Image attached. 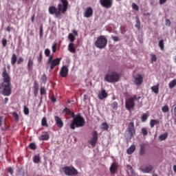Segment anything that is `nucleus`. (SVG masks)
<instances>
[{"mask_svg":"<svg viewBox=\"0 0 176 176\" xmlns=\"http://www.w3.org/2000/svg\"><path fill=\"white\" fill-rule=\"evenodd\" d=\"M140 155H144V151H142V149L140 150Z\"/></svg>","mask_w":176,"mask_h":176,"instance_id":"63","label":"nucleus"},{"mask_svg":"<svg viewBox=\"0 0 176 176\" xmlns=\"http://www.w3.org/2000/svg\"><path fill=\"white\" fill-rule=\"evenodd\" d=\"M43 36V27H40V36L42 37Z\"/></svg>","mask_w":176,"mask_h":176,"instance_id":"50","label":"nucleus"},{"mask_svg":"<svg viewBox=\"0 0 176 176\" xmlns=\"http://www.w3.org/2000/svg\"><path fill=\"white\" fill-rule=\"evenodd\" d=\"M138 100H140V97L137 98V96L130 97L126 99V109L129 111H133V109H134V107H135V101H138Z\"/></svg>","mask_w":176,"mask_h":176,"instance_id":"6","label":"nucleus"},{"mask_svg":"<svg viewBox=\"0 0 176 176\" xmlns=\"http://www.w3.org/2000/svg\"><path fill=\"white\" fill-rule=\"evenodd\" d=\"M2 82L0 84V90L3 96L9 97L12 94V87L10 84V76L6 70V67L3 68L1 74Z\"/></svg>","mask_w":176,"mask_h":176,"instance_id":"1","label":"nucleus"},{"mask_svg":"<svg viewBox=\"0 0 176 176\" xmlns=\"http://www.w3.org/2000/svg\"><path fill=\"white\" fill-rule=\"evenodd\" d=\"M34 17H35V15H33V16H32V23H34Z\"/></svg>","mask_w":176,"mask_h":176,"instance_id":"61","label":"nucleus"},{"mask_svg":"<svg viewBox=\"0 0 176 176\" xmlns=\"http://www.w3.org/2000/svg\"><path fill=\"white\" fill-rule=\"evenodd\" d=\"M42 79L43 80H46V76L43 75Z\"/></svg>","mask_w":176,"mask_h":176,"instance_id":"59","label":"nucleus"},{"mask_svg":"<svg viewBox=\"0 0 176 176\" xmlns=\"http://www.w3.org/2000/svg\"><path fill=\"white\" fill-rule=\"evenodd\" d=\"M160 123V121H159V120H151L150 122V126L151 129H153L155 124H159Z\"/></svg>","mask_w":176,"mask_h":176,"instance_id":"25","label":"nucleus"},{"mask_svg":"<svg viewBox=\"0 0 176 176\" xmlns=\"http://www.w3.org/2000/svg\"><path fill=\"white\" fill-rule=\"evenodd\" d=\"M67 49L70 53H76V48L75 47L74 43H70L67 46Z\"/></svg>","mask_w":176,"mask_h":176,"instance_id":"20","label":"nucleus"},{"mask_svg":"<svg viewBox=\"0 0 176 176\" xmlns=\"http://www.w3.org/2000/svg\"><path fill=\"white\" fill-rule=\"evenodd\" d=\"M52 49V52L56 53V52L57 51V43L53 44Z\"/></svg>","mask_w":176,"mask_h":176,"instance_id":"38","label":"nucleus"},{"mask_svg":"<svg viewBox=\"0 0 176 176\" xmlns=\"http://www.w3.org/2000/svg\"><path fill=\"white\" fill-rule=\"evenodd\" d=\"M162 112L166 113V112H168V111H170V109L168 108V106L166 105L162 108Z\"/></svg>","mask_w":176,"mask_h":176,"instance_id":"37","label":"nucleus"},{"mask_svg":"<svg viewBox=\"0 0 176 176\" xmlns=\"http://www.w3.org/2000/svg\"><path fill=\"white\" fill-rule=\"evenodd\" d=\"M4 101H5V104H7V103H8V101H9V98H6L4 99Z\"/></svg>","mask_w":176,"mask_h":176,"instance_id":"57","label":"nucleus"},{"mask_svg":"<svg viewBox=\"0 0 176 176\" xmlns=\"http://www.w3.org/2000/svg\"><path fill=\"white\" fill-rule=\"evenodd\" d=\"M63 113H65V115H71L72 116V118H74V113L71 112V110H69L68 108H65L63 111Z\"/></svg>","mask_w":176,"mask_h":176,"instance_id":"28","label":"nucleus"},{"mask_svg":"<svg viewBox=\"0 0 176 176\" xmlns=\"http://www.w3.org/2000/svg\"><path fill=\"white\" fill-rule=\"evenodd\" d=\"M41 126H43L44 127H47L49 125L47 124V120H46V118H43L41 120Z\"/></svg>","mask_w":176,"mask_h":176,"instance_id":"30","label":"nucleus"},{"mask_svg":"<svg viewBox=\"0 0 176 176\" xmlns=\"http://www.w3.org/2000/svg\"><path fill=\"white\" fill-rule=\"evenodd\" d=\"M151 63H156L157 61V57H156V55L155 54H151Z\"/></svg>","mask_w":176,"mask_h":176,"instance_id":"34","label":"nucleus"},{"mask_svg":"<svg viewBox=\"0 0 176 176\" xmlns=\"http://www.w3.org/2000/svg\"><path fill=\"white\" fill-rule=\"evenodd\" d=\"M126 168L129 170V172L133 170V167L130 165H126Z\"/></svg>","mask_w":176,"mask_h":176,"instance_id":"54","label":"nucleus"},{"mask_svg":"<svg viewBox=\"0 0 176 176\" xmlns=\"http://www.w3.org/2000/svg\"><path fill=\"white\" fill-rule=\"evenodd\" d=\"M118 164L113 162L111 164L110 168H109V171L111 174H116V171H118Z\"/></svg>","mask_w":176,"mask_h":176,"instance_id":"18","label":"nucleus"},{"mask_svg":"<svg viewBox=\"0 0 176 176\" xmlns=\"http://www.w3.org/2000/svg\"><path fill=\"white\" fill-rule=\"evenodd\" d=\"M135 151V145L133 144L126 150V153L128 155H132V153H134Z\"/></svg>","mask_w":176,"mask_h":176,"instance_id":"23","label":"nucleus"},{"mask_svg":"<svg viewBox=\"0 0 176 176\" xmlns=\"http://www.w3.org/2000/svg\"><path fill=\"white\" fill-rule=\"evenodd\" d=\"M12 116L14 118L15 120H19V114H17V113L13 112Z\"/></svg>","mask_w":176,"mask_h":176,"instance_id":"45","label":"nucleus"},{"mask_svg":"<svg viewBox=\"0 0 176 176\" xmlns=\"http://www.w3.org/2000/svg\"><path fill=\"white\" fill-rule=\"evenodd\" d=\"M159 87H160V85L159 84H157L151 87V89L153 93H155V94H159Z\"/></svg>","mask_w":176,"mask_h":176,"instance_id":"22","label":"nucleus"},{"mask_svg":"<svg viewBox=\"0 0 176 176\" xmlns=\"http://www.w3.org/2000/svg\"><path fill=\"white\" fill-rule=\"evenodd\" d=\"M108 97V94L105 91V89H102L98 94V98L99 100H104V98H107Z\"/></svg>","mask_w":176,"mask_h":176,"instance_id":"19","label":"nucleus"},{"mask_svg":"<svg viewBox=\"0 0 176 176\" xmlns=\"http://www.w3.org/2000/svg\"><path fill=\"white\" fill-rule=\"evenodd\" d=\"M23 112L25 115H28L30 113V109H28L27 107L24 106Z\"/></svg>","mask_w":176,"mask_h":176,"instance_id":"40","label":"nucleus"},{"mask_svg":"<svg viewBox=\"0 0 176 176\" xmlns=\"http://www.w3.org/2000/svg\"><path fill=\"white\" fill-rule=\"evenodd\" d=\"M136 24H140V19L136 18Z\"/></svg>","mask_w":176,"mask_h":176,"instance_id":"58","label":"nucleus"},{"mask_svg":"<svg viewBox=\"0 0 176 176\" xmlns=\"http://www.w3.org/2000/svg\"><path fill=\"white\" fill-rule=\"evenodd\" d=\"M58 8L50 6L48 9L50 14H54L56 19H61V13H65L68 10V0H60Z\"/></svg>","mask_w":176,"mask_h":176,"instance_id":"2","label":"nucleus"},{"mask_svg":"<svg viewBox=\"0 0 176 176\" xmlns=\"http://www.w3.org/2000/svg\"><path fill=\"white\" fill-rule=\"evenodd\" d=\"M1 43L3 45V47H6V46L8 45V41L6 40V38H3L1 41Z\"/></svg>","mask_w":176,"mask_h":176,"instance_id":"39","label":"nucleus"},{"mask_svg":"<svg viewBox=\"0 0 176 176\" xmlns=\"http://www.w3.org/2000/svg\"><path fill=\"white\" fill-rule=\"evenodd\" d=\"M74 119L72 121V123L70 124V129L72 130H75V129L79 128V127H83L85 126V118L82 117L80 115H77L76 117L74 116Z\"/></svg>","mask_w":176,"mask_h":176,"instance_id":"4","label":"nucleus"},{"mask_svg":"<svg viewBox=\"0 0 176 176\" xmlns=\"http://www.w3.org/2000/svg\"><path fill=\"white\" fill-rule=\"evenodd\" d=\"M17 61V55L16 54H13L11 57V64L12 65H14Z\"/></svg>","mask_w":176,"mask_h":176,"instance_id":"26","label":"nucleus"},{"mask_svg":"<svg viewBox=\"0 0 176 176\" xmlns=\"http://www.w3.org/2000/svg\"><path fill=\"white\" fill-rule=\"evenodd\" d=\"M153 176H157V174H153Z\"/></svg>","mask_w":176,"mask_h":176,"instance_id":"64","label":"nucleus"},{"mask_svg":"<svg viewBox=\"0 0 176 176\" xmlns=\"http://www.w3.org/2000/svg\"><path fill=\"white\" fill-rule=\"evenodd\" d=\"M8 170L11 174V175H13V168L10 167L8 168Z\"/></svg>","mask_w":176,"mask_h":176,"instance_id":"53","label":"nucleus"},{"mask_svg":"<svg viewBox=\"0 0 176 176\" xmlns=\"http://www.w3.org/2000/svg\"><path fill=\"white\" fill-rule=\"evenodd\" d=\"M135 27H136V28H138L140 30V28L141 27V24L140 23H136Z\"/></svg>","mask_w":176,"mask_h":176,"instance_id":"56","label":"nucleus"},{"mask_svg":"<svg viewBox=\"0 0 176 176\" xmlns=\"http://www.w3.org/2000/svg\"><path fill=\"white\" fill-rule=\"evenodd\" d=\"M131 173V176H137V173L135 171H134V169H132V170L130 171Z\"/></svg>","mask_w":176,"mask_h":176,"instance_id":"51","label":"nucleus"},{"mask_svg":"<svg viewBox=\"0 0 176 176\" xmlns=\"http://www.w3.org/2000/svg\"><path fill=\"white\" fill-rule=\"evenodd\" d=\"M62 170L67 176L78 175V170L72 166L63 167Z\"/></svg>","mask_w":176,"mask_h":176,"instance_id":"8","label":"nucleus"},{"mask_svg":"<svg viewBox=\"0 0 176 176\" xmlns=\"http://www.w3.org/2000/svg\"><path fill=\"white\" fill-rule=\"evenodd\" d=\"M42 58H43L42 52H40L39 56H38V57L37 58V61H38V63H41V61H42Z\"/></svg>","mask_w":176,"mask_h":176,"instance_id":"47","label":"nucleus"},{"mask_svg":"<svg viewBox=\"0 0 176 176\" xmlns=\"http://www.w3.org/2000/svg\"><path fill=\"white\" fill-rule=\"evenodd\" d=\"M176 86V79H173L168 84L169 89H174Z\"/></svg>","mask_w":176,"mask_h":176,"instance_id":"27","label":"nucleus"},{"mask_svg":"<svg viewBox=\"0 0 176 176\" xmlns=\"http://www.w3.org/2000/svg\"><path fill=\"white\" fill-rule=\"evenodd\" d=\"M34 94L35 97H36V96H38V87H34Z\"/></svg>","mask_w":176,"mask_h":176,"instance_id":"49","label":"nucleus"},{"mask_svg":"<svg viewBox=\"0 0 176 176\" xmlns=\"http://www.w3.org/2000/svg\"><path fill=\"white\" fill-rule=\"evenodd\" d=\"M33 67H34V60H32V58L30 57L28 62V71H32Z\"/></svg>","mask_w":176,"mask_h":176,"instance_id":"21","label":"nucleus"},{"mask_svg":"<svg viewBox=\"0 0 176 176\" xmlns=\"http://www.w3.org/2000/svg\"><path fill=\"white\" fill-rule=\"evenodd\" d=\"M166 25H168V27H170V25H171V21H170L169 19H166Z\"/></svg>","mask_w":176,"mask_h":176,"instance_id":"52","label":"nucleus"},{"mask_svg":"<svg viewBox=\"0 0 176 176\" xmlns=\"http://www.w3.org/2000/svg\"><path fill=\"white\" fill-rule=\"evenodd\" d=\"M54 119L56 126L59 127V129H61V127L64 126V122H63V120H61V118H60V117L57 116L54 117Z\"/></svg>","mask_w":176,"mask_h":176,"instance_id":"17","label":"nucleus"},{"mask_svg":"<svg viewBox=\"0 0 176 176\" xmlns=\"http://www.w3.org/2000/svg\"><path fill=\"white\" fill-rule=\"evenodd\" d=\"M132 9H133L134 10H139L138 6H137V4H135V3H132Z\"/></svg>","mask_w":176,"mask_h":176,"instance_id":"44","label":"nucleus"},{"mask_svg":"<svg viewBox=\"0 0 176 176\" xmlns=\"http://www.w3.org/2000/svg\"><path fill=\"white\" fill-rule=\"evenodd\" d=\"M44 54L45 57H49L47 60V65H50L51 71L54 69L55 67L60 65V63H61V58H56L53 59V56L50 55V50L49 48L45 50Z\"/></svg>","mask_w":176,"mask_h":176,"instance_id":"3","label":"nucleus"},{"mask_svg":"<svg viewBox=\"0 0 176 176\" xmlns=\"http://www.w3.org/2000/svg\"><path fill=\"white\" fill-rule=\"evenodd\" d=\"M108 45V40L105 36H99L95 41V46L98 49H104Z\"/></svg>","mask_w":176,"mask_h":176,"instance_id":"7","label":"nucleus"},{"mask_svg":"<svg viewBox=\"0 0 176 176\" xmlns=\"http://www.w3.org/2000/svg\"><path fill=\"white\" fill-rule=\"evenodd\" d=\"M100 3L105 9H111L113 5V0H100Z\"/></svg>","mask_w":176,"mask_h":176,"instance_id":"10","label":"nucleus"},{"mask_svg":"<svg viewBox=\"0 0 176 176\" xmlns=\"http://www.w3.org/2000/svg\"><path fill=\"white\" fill-rule=\"evenodd\" d=\"M40 94L41 96H43L45 94H46V89H45L44 87H42L40 89Z\"/></svg>","mask_w":176,"mask_h":176,"instance_id":"35","label":"nucleus"},{"mask_svg":"<svg viewBox=\"0 0 176 176\" xmlns=\"http://www.w3.org/2000/svg\"><path fill=\"white\" fill-rule=\"evenodd\" d=\"M159 47H160L161 50H164V41H163V39L160 40L159 41Z\"/></svg>","mask_w":176,"mask_h":176,"instance_id":"33","label":"nucleus"},{"mask_svg":"<svg viewBox=\"0 0 176 176\" xmlns=\"http://www.w3.org/2000/svg\"><path fill=\"white\" fill-rule=\"evenodd\" d=\"M23 61H24V58H23V57L20 56V57L18 58L17 64H21V63H23Z\"/></svg>","mask_w":176,"mask_h":176,"instance_id":"48","label":"nucleus"},{"mask_svg":"<svg viewBox=\"0 0 176 176\" xmlns=\"http://www.w3.org/2000/svg\"><path fill=\"white\" fill-rule=\"evenodd\" d=\"M98 140V135L97 134V131H94L92 139L89 141V143L91 145L93 148L96 146V144H97V140Z\"/></svg>","mask_w":176,"mask_h":176,"instance_id":"13","label":"nucleus"},{"mask_svg":"<svg viewBox=\"0 0 176 176\" xmlns=\"http://www.w3.org/2000/svg\"><path fill=\"white\" fill-rule=\"evenodd\" d=\"M111 38L114 42H119V41H120V39L116 36H113Z\"/></svg>","mask_w":176,"mask_h":176,"instance_id":"46","label":"nucleus"},{"mask_svg":"<svg viewBox=\"0 0 176 176\" xmlns=\"http://www.w3.org/2000/svg\"><path fill=\"white\" fill-rule=\"evenodd\" d=\"M76 36H78V32L76 30H73V33H69L67 38L71 43H74V42H75Z\"/></svg>","mask_w":176,"mask_h":176,"instance_id":"14","label":"nucleus"},{"mask_svg":"<svg viewBox=\"0 0 176 176\" xmlns=\"http://www.w3.org/2000/svg\"><path fill=\"white\" fill-rule=\"evenodd\" d=\"M167 2V0H160V5H163Z\"/></svg>","mask_w":176,"mask_h":176,"instance_id":"55","label":"nucleus"},{"mask_svg":"<svg viewBox=\"0 0 176 176\" xmlns=\"http://www.w3.org/2000/svg\"><path fill=\"white\" fill-rule=\"evenodd\" d=\"M38 140L41 141H47V140H49V134L47 133H45L38 138Z\"/></svg>","mask_w":176,"mask_h":176,"instance_id":"24","label":"nucleus"},{"mask_svg":"<svg viewBox=\"0 0 176 176\" xmlns=\"http://www.w3.org/2000/svg\"><path fill=\"white\" fill-rule=\"evenodd\" d=\"M33 162L34 163H39L41 162V157L39 155H34L33 157Z\"/></svg>","mask_w":176,"mask_h":176,"instance_id":"31","label":"nucleus"},{"mask_svg":"<svg viewBox=\"0 0 176 176\" xmlns=\"http://www.w3.org/2000/svg\"><path fill=\"white\" fill-rule=\"evenodd\" d=\"M152 170H153V166L151 164L140 166V171H142L144 174H149Z\"/></svg>","mask_w":176,"mask_h":176,"instance_id":"11","label":"nucleus"},{"mask_svg":"<svg viewBox=\"0 0 176 176\" xmlns=\"http://www.w3.org/2000/svg\"><path fill=\"white\" fill-rule=\"evenodd\" d=\"M142 133L143 135H148V130H146V128H142Z\"/></svg>","mask_w":176,"mask_h":176,"instance_id":"43","label":"nucleus"},{"mask_svg":"<svg viewBox=\"0 0 176 176\" xmlns=\"http://www.w3.org/2000/svg\"><path fill=\"white\" fill-rule=\"evenodd\" d=\"M148 115L147 113H144L142 116V122H146V120L148 119Z\"/></svg>","mask_w":176,"mask_h":176,"instance_id":"36","label":"nucleus"},{"mask_svg":"<svg viewBox=\"0 0 176 176\" xmlns=\"http://www.w3.org/2000/svg\"><path fill=\"white\" fill-rule=\"evenodd\" d=\"M120 79L119 74L116 72L109 71L108 74L104 76V80L109 83H113V82H118Z\"/></svg>","mask_w":176,"mask_h":176,"instance_id":"5","label":"nucleus"},{"mask_svg":"<svg viewBox=\"0 0 176 176\" xmlns=\"http://www.w3.org/2000/svg\"><path fill=\"white\" fill-rule=\"evenodd\" d=\"M29 147L30 149H32L33 151L36 149V145H35L34 143H31L30 145H29Z\"/></svg>","mask_w":176,"mask_h":176,"instance_id":"41","label":"nucleus"},{"mask_svg":"<svg viewBox=\"0 0 176 176\" xmlns=\"http://www.w3.org/2000/svg\"><path fill=\"white\" fill-rule=\"evenodd\" d=\"M6 31H8V32H10V28L8 27L7 29H6Z\"/></svg>","mask_w":176,"mask_h":176,"instance_id":"60","label":"nucleus"},{"mask_svg":"<svg viewBox=\"0 0 176 176\" xmlns=\"http://www.w3.org/2000/svg\"><path fill=\"white\" fill-rule=\"evenodd\" d=\"M167 137H168V133H165L160 135L159 140H160V141H164V140H166L167 138Z\"/></svg>","mask_w":176,"mask_h":176,"instance_id":"29","label":"nucleus"},{"mask_svg":"<svg viewBox=\"0 0 176 176\" xmlns=\"http://www.w3.org/2000/svg\"><path fill=\"white\" fill-rule=\"evenodd\" d=\"M111 107L113 109H118V102H114L112 104H111Z\"/></svg>","mask_w":176,"mask_h":176,"instance_id":"42","label":"nucleus"},{"mask_svg":"<svg viewBox=\"0 0 176 176\" xmlns=\"http://www.w3.org/2000/svg\"><path fill=\"white\" fill-rule=\"evenodd\" d=\"M60 75L62 76V78H65L67 75H68V67L66 65H64L60 69Z\"/></svg>","mask_w":176,"mask_h":176,"instance_id":"16","label":"nucleus"},{"mask_svg":"<svg viewBox=\"0 0 176 176\" xmlns=\"http://www.w3.org/2000/svg\"><path fill=\"white\" fill-rule=\"evenodd\" d=\"M126 131L130 138H133V137L135 135V127L134 126V122H131L129 123Z\"/></svg>","mask_w":176,"mask_h":176,"instance_id":"9","label":"nucleus"},{"mask_svg":"<svg viewBox=\"0 0 176 176\" xmlns=\"http://www.w3.org/2000/svg\"><path fill=\"white\" fill-rule=\"evenodd\" d=\"M143 80H144V78L140 74H137L136 76H134L135 84H136L138 86H139V85H141Z\"/></svg>","mask_w":176,"mask_h":176,"instance_id":"15","label":"nucleus"},{"mask_svg":"<svg viewBox=\"0 0 176 176\" xmlns=\"http://www.w3.org/2000/svg\"><path fill=\"white\" fill-rule=\"evenodd\" d=\"M101 129L102 130H108V129H109V126H108L107 122H103L102 123Z\"/></svg>","mask_w":176,"mask_h":176,"instance_id":"32","label":"nucleus"},{"mask_svg":"<svg viewBox=\"0 0 176 176\" xmlns=\"http://www.w3.org/2000/svg\"><path fill=\"white\" fill-rule=\"evenodd\" d=\"M2 125V118L0 117V126Z\"/></svg>","mask_w":176,"mask_h":176,"instance_id":"62","label":"nucleus"},{"mask_svg":"<svg viewBox=\"0 0 176 176\" xmlns=\"http://www.w3.org/2000/svg\"><path fill=\"white\" fill-rule=\"evenodd\" d=\"M93 8L91 7H87L84 11V17L89 19L93 16Z\"/></svg>","mask_w":176,"mask_h":176,"instance_id":"12","label":"nucleus"}]
</instances>
